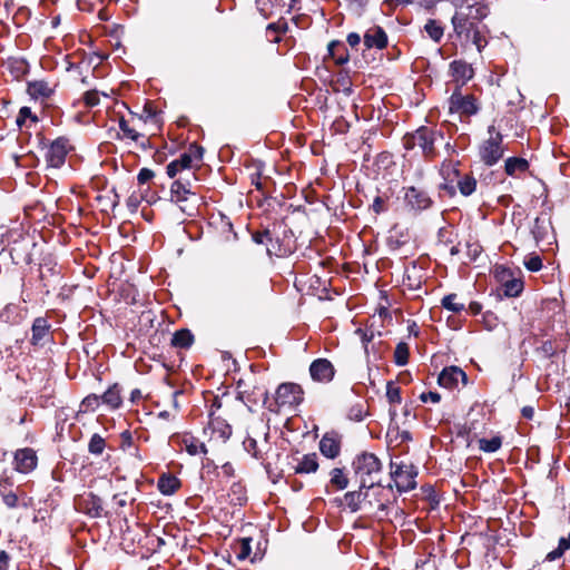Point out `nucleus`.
<instances>
[{
  "instance_id": "33",
  "label": "nucleus",
  "mask_w": 570,
  "mask_h": 570,
  "mask_svg": "<svg viewBox=\"0 0 570 570\" xmlns=\"http://www.w3.org/2000/svg\"><path fill=\"white\" fill-rule=\"evenodd\" d=\"M529 167V164L523 158L511 157L505 160V173L509 176H514L518 171H525Z\"/></svg>"
},
{
  "instance_id": "16",
  "label": "nucleus",
  "mask_w": 570,
  "mask_h": 570,
  "mask_svg": "<svg viewBox=\"0 0 570 570\" xmlns=\"http://www.w3.org/2000/svg\"><path fill=\"white\" fill-rule=\"evenodd\" d=\"M57 85L47 80H32L27 85V92L33 99H48L56 90Z\"/></svg>"
},
{
  "instance_id": "27",
  "label": "nucleus",
  "mask_w": 570,
  "mask_h": 570,
  "mask_svg": "<svg viewBox=\"0 0 570 570\" xmlns=\"http://www.w3.org/2000/svg\"><path fill=\"white\" fill-rule=\"evenodd\" d=\"M456 187L462 196H471L476 189V179L471 175L461 176L455 180Z\"/></svg>"
},
{
  "instance_id": "4",
  "label": "nucleus",
  "mask_w": 570,
  "mask_h": 570,
  "mask_svg": "<svg viewBox=\"0 0 570 570\" xmlns=\"http://www.w3.org/2000/svg\"><path fill=\"white\" fill-rule=\"evenodd\" d=\"M381 462L373 453L364 452L353 461V469L360 478L361 489H371L379 483L375 476L381 472Z\"/></svg>"
},
{
  "instance_id": "40",
  "label": "nucleus",
  "mask_w": 570,
  "mask_h": 570,
  "mask_svg": "<svg viewBox=\"0 0 570 570\" xmlns=\"http://www.w3.org/2000/svg\"><path fill=\"white\" fill-rule=\"evenodd\" d=\"M27 120H30L32 124H37L38 117L35 114H32L29 107H22L19 110L16 122L19 127H22Z\"/></svg>"
},
{
  "instance_id": "24",
  "label": "nucleus",
  "mask_w": 570,
  "mask_h": 570,
  "mask_svg": "<svg viewBox=\"0 0 570 570\" xmlns=\"http://www.w3.org/2000/svg\"><path fill=\"white\" fill-rule=\"evenodd\" d=\"M101 401L110 409H118L121 405L120 387L118 384L110 386L102 395Z\"/></svg>"
},
{
  "instance_id": "44",
  "label": "nucleus",
  "mask_w": 570,
  "mask_h": 570,
  "mask_svg": "<svg viewBox=\"0 0 570 570\" xmlns=\"http://www.w3.org/2000/svg\"><path fill=\"white\" fill-rule=\"evenodd\" d=\"M252 553V538H243L239 541V551L237 552L238 560H246Z\"/></svg>"
},
{
  "instance_id": "32",
  "label": "nucleus",
  "mask_w": 570,
  "mask_h": 570,
  "mask_svg": "<svg viewBox=\"0 0 570 570\" xmlns=\"http://www.w3.org/2000/svg\"><path fill=\"white\" fill-rule=\"evenodd\" d=\"M362 490L363 489L360 488L358 491H350L344 495L345 503L352 512L360 510L361 503L366 497V493H363Z\"/></svg>"
},
{
  "instance_id": "50",
  "label": "nucleus",
  "mask_w": 570,
  "mask_h": 570,
  "mask_svg": "<svg viewBox=\"0 0 570 570\" xmlns=\"http://www.w3.org/2000/svg\"><path fill=\"white\" fill-rule=\"evenodd\" d=\"M83 101L87 107H95L99 104V92L97 90H89L83 95Z\"/></svg>"
},
{
  "instance_id": "39",
  "label": "nucleus",
  "mask_w": 570,
  "mask_h": 570,
  "mask_svg": "<svg viewBox=\"0 0 570 570\" xmlns=\"http://www.w3.org/2000/svg\"><path fill=\"white\" fill-rule=\"evenodd\" d=\"M100 403H102L101 396H98L97 394H89L82 400L79 412H92L100 405Z\"/></svg>"
},
{
  "instance_id": "46",
  "label": "nucleus",
  "mask_w": 570,
  "mask_h": 570,
  "mask_svg": "<svg viewBox=\"0 0 570 570\" xmlns=\"http://www.w3.org/2000/svg\"><path fill=\"white\" fill-rule=\"evenodd\" d=\"M189 158L194 161H200L204 155V148L196 142H193L188 146L187 151L185 153Z\"/></svg>"
},
{
  "instance_id": "34",
  "label": "nucleus",
  "mask_w": 570,
  "mask_h": 570,
  "mask_svg": "<svg viewBox=\"0 0 570 570\" xmlns=\"http://www.w3.org/2000/svg\"><path fill=\"white\" fill-rule=\"evenodd\" d=\"M105 448V439L98 433L92 434L88 443V452L92 455H100L102 454Z\"/></svg>"
},
{
  "instance_id": "45",
  "label": "nucleus",
  "mask_w": 570,
  "mask_h": 570,
  "mask_svg": "<svg viewBox=\"0 0 570 570\" xmlns=\"http://www.w3.org/2000/svg\"><path fill=\"white\" fill-rule=\"evenodd\" d=\"M119 128L121 130V132L124 134L125 137L134 140V141H138V139L140 137H142L141 134H139L138 131H136L135 129L130 128L128 122L121 118L120 121H119Z\"/></svg>"
},
{
  "instance_id": "60",
  "label": "nucleus",
  "mask_w": 570,
  "mask_h": 570,
  "mask_svg": "<svg viewBox=\"0 0 570 570\" xmlns=\"http://www.w3.org/2000/svg\"><path fill=\"white\" fill-rule=\"evenodd\" d=\"M442 189H444L450 196H454L456 193V185L454 183L445 181L442 186Z\"/></svg>"
},
{
  "instance_id": "58",
  "label": "nucleus",
  "mask_w": 570,
  "mask_h": 570,
  "mask_svg": "<svg viewBox=\"0 0 570 570\" xmlns=\"http://www.w3.org/2000/svg\"><path fill=\"white\" fill-rule=\"evenodd\" d=\"M439 0H414V3L419 4L424 9H432L435 7Z\"/></svg>"
},
{
  "instance_id": "31",
  "label": "nucleus",
  "mask_w": 570,
  "mask_h": 570,
  "mask_svg": "<svg viewBox=\"0 0 570 570\" xmlns=\"http://www.w3.org/2000/svg\"><path fill=\"white\" fill-rule=\"evenodd\" d=\"M568 550H570V532L559 539L558 547L546 556V561L552 562L560 559Z\"/></svg>"
},
{
  "instance_id": "7",
  "label": "nucleus",
  "mask_w": 570,
  "mask_h": 570,
  "mask_svg": "<svg viewBox=\"0 0 570 570\" xmlns=\"http://www.w3.org/2000/svg\"><path fill=\"white\" fill-rule=\"evenodd\" d=\"M303 401V391L295 383L281 384L275 393V402L278 407L295 406Z\"/></svg>"
},
{
  "instance_id": "35",
  "label": "nucleus",
  "mask_w": 570,
  "mask_h": 570,
  "mask_svg": "<svg viewBox=\"0 0 570 570\" xmlns=\"http://www.w3.org/2000/svg\"><path fill=\"white\" fill-rule=\"evenodd\" d=\"M456 294H449L442 298L441 306L453 313H460L465 308V305L463 303L456 302Z\"/></svg>"
},
{
  "instance_id": "62",
  "label": "nucleus",
  "mask_w": 570,
  "mask_h": 570,
  "mask_svg": "<svg viewBox=\"0 0 570 570\" xmlns=\"http://www.w3.org/2000/svg\"><path fill=\"white\" fill-rule=\"evenodd\" d=\"M144 115L146 116V119H153L156 117V111L150 104L145 105Z\"/></svg>"
},
{
  "instance_id": "29",
  "label": "nucleus",
  "mask_w": 570,
  "mask_h": 570,
  "mask_svg": "<svg viewBox=\"0 0 570 570\" xmlns=\"http://www.w3.org/2000/svg\"><path fill=\"white\" fill-rule=\"evenodd\" d=\"M10 482L8 479L0 480V492L2 495L3 503L10 508L13 509L18 507L19 499L17 493L12 492L11 490H8V487H10Z\"/></svg>"
},
{
  "instance_id": "22",
  "label": "nucleus",
  "mask_w": 570,
  "mask_h": 570,
  "mask_svg": "<svg viewBox=\"0 0 570 570\" xmlns=\"http://www.w3.org/2000/svg\"><path fill=\"white\" fill-rule=\"evenodd\" d=\"M423 30L435 43H439L444 36V27L442 22L436 19H428L423 26Z\"/></svg>"
},
{
  "instance_id": "59",
  "label": "nucleus",
  "mask_w": 570,
  "mask_h": 570,
  "mask_svg": "<svg viewBox=\"0 0 570 570\" xmlns=\"http://www.w3.org/2000/svg\"><path fill=\"white\" fill-rule=\"evenodd\" d=\"M541 348L547 356H552L556 353L552 342L550 341L544 342Z\"/></svg>"
},
{
  "instance_id": "6",
  "label": "nucleus",
  "mask_w": 570,
  "mask_h": 570,
  "mask_svg": "<svg viewBox=\"0 0 570 570\" xmlns=\"http://www.w3.org/2000/svg\"><path fill=\"white\" fill-rule=\"evenodd\" d=\"M391 476L395 482V487L399 492H409L416 487L415 478L417 470L413 464L403 463L400 464L392 462Z\"/></svg>"
},
{
  "instance_id": "8",
  "label": "nucleus",
  "mask_w": 570,
  "mask_h": 570,
  "mask_svg": "<svg viewBox=\"0 0 570 570\" xmlns=\"http://www.w3.org/2000/svg\"><path fill=\"white\" fill-rule=\"evenodd\" d=\"M449 109L451 112L472 116L479 111V106L472 95L463 96L460 90H455L449 99Z\"/></svg>"
},
{
  "instance_id": "11",
  "label": "nucleus",
  "mask_w": 570,
  "mask_h": 570,
  "mask_svg": "<svg viewBox=\"0 0 570 570\" xmlns=\"http://www.w3.org/2000/svg\"><path fill=\"white\" fill-rule=\"evenodd\" d=\"M466 383V374L458 366H449L443 368L438 377V383L445 389L458 387L459 383Z\"/></svg>"
},
{
  "instance_id": "14",
  "label": "nucleus",
  "mask_w": 570,
  "mask_h": 570,
  "mask_svg": "<svg viewBox=\"0 0 570 570\" xmlns=\"http://www.w3.org/2000/svg\"><path fill=\"white\" fill-rule=\"evenodd\" d=\"M50 324L45 317H37L31 326L30 343L33 346L42 347L50 340Z\"/></svg>"
},
{
  "instance_id": "10",
  "label": "nucleus",
  "mask_w": 570,
  "mask_h": 570,
  "mask_svg": "<svg viewBox=\"0 0 570 570\" xmlns=\"http://www.w3.org/2000/svg\"><path fill=\"white\" fill-rule=\"evenodd\" d=\"M69 150V141L67 138H57L48 148L46 154L47 164L50 167L59 168L65 164L66 156Z\"/></svg>"
},
{
  "instance_id": "2",
  "label": "nucleus",
  "mask_w": 570,
  "mask_h": 570,
  "mask_svg": "<svg viewBox=\"0 0 570 570\" xmlns=\"http://www.w3.org/2000/svg\"><path fill=\"white\" fill-rule=\"evenodd\" d=\"M170 186V202L178 205L188 216H194L199 202L198 178L194 171H185L176 176Z\"/></svg>"
},
{
  "instance_id": "43",
  "label": "nucleus",
  "mask_w": 570,
  "mask_h": 570,
  "mask_svg": "<svg viewBox=\"0 0 570 570\" xmlns=\"http://www.w3.org/2000/svg\"><path fill=\"white\" fill-rule=\"evenodd\" d=\"M548 225L546 220L537 217L532 227V234L537 240L543 239L547 234Z\"/></svg>"
},
{
  "instance_id": "20",
  "label": "nucleus",
  "mask_w": 570,
  "mask_h": 570,
  "mask_svg": "<svg viewBox=\"0 0 570 570\" xmlns=\"http://www.w3.org/2000/svg\"><path fill=\"white\" fill-rule=\"evenodd\" d=\"M179 479L171 474H163L157 483L159 492L164 495L174 494L179 489Z\"/></svg>"
},
{
  "instance_id": "55",
  "label": "nucleus",
  "mask_w": 570,
  "mask_h": 570,
  "mask_svg": "<svg viewBox=\"0 0 570 570\" xmlns=\"http://www.w3.org/2000/svg\"><path fill=\"white\" fill-rule=\"evenodd\" d=\"M372 209L375 214H381L386 210L385 200L381 196H376L372 204Z\"/></svg>"
},
{
  "instance_id": "23",
  "label": "nucleus",
  "mask_w": 570,
  "mask_h": 570,
  "mask_svg": "<svg viewBox=\"0 0 570 570\" xmlns=\"http://www.w3.org/2000/svg\"><path fill=\"white\" fill-rule=\"evenodd\" d=\"M252 238L256 244L264 245L266 247V253L268 256L275 254L277 242H274L268 229L253 233Z\"/></svg>"
},
{
  "instance_id": "30",
  "label": "nucleus",
  "mask_w": 570,
  "mask_h": 570,
  "mask_svg": "<svg viewBox=\"0 0 570 570\" xmlns=\"http://www.w3.org/2000/svg\"><path fill=\"white\" fill-rule=\"evenodd\" d=\"M210 428L213 430V434L217 435V438L224 442L227 441L232 435V426L224 420L213 419L210 421Z\"/></svg>"
},
{
  "instance_id": "53",
  "label": "nucleus",
  "mask_w": 570,
  "mask_h": 570,
  "mask_svg": "<svg viewBox=\"0 0 570 570\" xmlns=\"http://www.w3.org/2000/svg\"><path fill=\"white\" fill-rule=\"evenodd\" d=\"M155 176L154 171L148 168H141L138 173L137 180L139 184L148 183Z\"/></svg>"
},
{
  "instance_id": "36",
  "label": "nucleus",
  "mask_w": 570,
  "mask_h": 570,
  "mask_svg": "<svg viewBox=\"0 0 570 570\" xmlns=\"http://www.w3.org/2000/svg\"><path fill=\"white\" fill-rule=\"evenodd\" d=\"M502 445V440L500 436H493L491 439H480L479 440V449L487 453L497 452Z\"/></svg>"
},
{
  "instance_id": "48",
  "label": "nucleus",
  "mask_w": 570,
  "mask_h": 570,
  "mask_svg": "<svg viewBox=\"0 0 570 570\" xmlns=\"http://www.w3.org/2000/svg\"><path fill=\"white\" fill-rule=\"evenodd\" d=\"M347 416L352 421H356V422L362 421L364 419V416H365V411L363 409V405L362 404H356V405L352 406L348 410Z\"/></svg>"
},
{
  "instance_id": "64",
  "label": "nucleus",
  "mask_w": 570,
  "mask_h": 570,
  "mask_svg": "<svg viewBox=\"0 0 570 570\" xmlns=\"http://www.w3.org/2000/svg\"><path fill=\"white\" fill-rule=\"evenodd\" d=\"M121 440H122V445H128L130 446L131 443H132V438H131V434L129 431H125L121 433Z\"/></svg>"
},
{
  "instance_id": "12",
  "label": "nucleus",
  "mask_w": 570,
  "mask_h": 570,
  "mask_svg": "<svg viewBox=\"0 0 570 570\" xmlns=\"http://www.w3.org/2000/svg\"><path fill=\"white\" fill-rule=\"evenodd\" d=\"M405 203L413 210H424L432 205V199L426 191L416 187H409L404 196Z\"/></svg>"
},
{
  "instance_id": "37",
  "label": "nucleus",
  "mask_w": 570,
  "mask_h": 570,
  "mask_svg": "<svg viewBox=\"0 0 570 570\" xmlns=\"http://www.w3.org/2000/svg\"><path fill=\"white\" fill-rule=\"evenodd\" d=\"M409 345L405 342H400L394 351V362L399 366H404L409 362Z\"/></svg>"
},
{
  "instance_id": "56",
  "label": "nucleus",
  "mask_w": 570,
  "mask_h": 570,
  "mask_svg": "<svg viewBox=\"0 0 570 570\" xmlns=\"http://www.w3.org/2000/svg\"><path fill=\"white\" fill-rule=\"evenodd\" d=\"M9 561H10L9 554L4 550H1L0 551V570H8Z\"/></svg>"
},
{
  "instance_id": "28",
  "label": "nucleus",
  "mask_w": 570,
  "mask_h": 570,
  "mask_svg": "<svg viewBox=\"0 0 570 570\" xmlns=\"http://www.w3.org/2000/svg\"><path fill=\"white\" fill-rule=\"evenodd\" d=\"M193 343H194V335L187 328H183V330L175 332V334L173 335V338H171V344L175 347H179V348H188L193 345Z\"/></svg>"
},
{
  "instance_id": "63",
  "label": "nucleus",
  "mask_w": 570,
  "mask_h": 570,
  "mask_svg": "<svg viewBox=\"0 0 570 570\" xmlns=\"http://www.w3.org/2000/svg\"><path fill=\"white\" fill-rule=\"evenodd\" d=\"M469 312L472 314V315H478L481 309H482V305L478 302H471L469 304Z\"/></svg>"
},
{
  "instance_id": "26",
  "label": "nucleus",
  "mask_w": 570,
  "mask_h": 570,
  "mask_svg": "<svg viewBox=\"0 0 570 570\" xmlns=\"http://www.w3.org/2000/svg\"><path fill=\"white\" fill-rule=\"evenodd\" d=\"M458 165L459 163H455L452 159H445L441 164L440 174L444 181L455 183V180L460 177Z\"/></svg>"
},
{
  "instance_id": "54",
  "label": "nucleus",
  "mask_w": 570,
  "mask_h": 570,
  "mask_svg": "<svg viewBox=\"0 0 570 570\" xmlns=\"http://www.w3.org/2000/svg\"><path fill=\"white\" fill-rule=\"evenodd\" d=\"M420 400L424 403H426V402L439 403L441 400V395L438 392L430 391L426 393H422L420 395Z\"/></svg>"
},
{
  "instance_id": "17",
  "label": "nucleus",
  "mask_w": 570,
  "mask_h": 570,
  "mask_svg": "<svg viewBox=\"0 0 570 570\" xmlns=\"http://www.w3.org/2000/svg\"><path fill=\"white\" fill-rule=\"evenodd\" d=\"M364 45L368 49H384L387 46L386 32L379 26L370 28L364 35Z\"/></svg>"
},
{
  "instance_id": "52",
  "label": "nucleus",
  "mask_w": 570,
  "mask_h": 570,
  "mask_svg": "<svg viewBox=\"0 0 570 570\" xmlns=\"http://www.w3.org/2000/svg\"><path fill=\"white\" fill-rule=\"evenodd\" d=\"M243 445H244V449L246 450V452H248L249 454H252L255 458L258 456L257 442L255 439H253L250 436L246 438L243 442Z\"/></svg>"
},
{
  "instance_id": "41",
  "label": "nucleus",
  "mask_w": 570,
  "mask_h": 570,
  "mask_svg": "<svg viewBox=\"0 0 570 570\" xmlns=\"http://www.w3.org/2000/svg\"><path fill=\"white\" fill-rule=\"evenodd\" d=\"M523 289V284L519 279H512L504 284V294L509 297H517Z\"/></svg>"
},
{
  "instance_id": "61",
  "label": "nucleus",
  "mask_w": 570,
  "mask_h": 570,
  "mask_svg": "<svg viewBox=\"0 0 570 570\" xmlns=\"http://www.w3.org/2000/svg\"><path fill=\"white\" fill-rule=\"evenodd\" d=\"M521 414L524 419L531 420L534 415V409L532 406H523L521 410Z\"/></svg>"
},
{
  "instance_id": "21",
  "label": "nucleus",
  "mask_w": 570,
  "mask_h": 570,
  "mask_svg": "<svg viewBox=\"0 0 570 570\" xmlns=\"http://www.w3.org/2000/svg\"><path fill=\"white\" fill-rule=\"evenodd\" d=\"M340 442L328 434H325L320 442V451L326 458H336L340 454Z\"/></svg>"
},
{
  "instance_id": "19",
  "label": "nucleus",
  "mask_w": 570,
  "mask_h": 570,
  "mask_svg": "<svg viewBox=\"0 0 570 570\" xmlns=\"http://www.w3.org/2000/svg\"><path fill=\"white\" fill-rule=\"evenodd\" d=\"M193 160L185 153L178 159L170 161L166 167V173L170 178H175L185 171H193Z\"/></svg>"
},
{
  "instance_id": "38",
  "label": "nucleus",
  "mask_w": 570,
  "mask_h": 570,
  "mask_svg": "<svg viewBox=\"0 0 570 570\" xmlns=\"http://www.w3.org/2000/svg\"><path fill=\"white\" fill-rule=\"evenodd\" d=\"M331 484L337 488L338 490H344L348 485V479L345 476L344 472L340 468H334L331 471Z\"/></svg>"
},
{
  "instance_id": "3",
  "label": "nucleus",
  "mask_w": 570,
  "mask_h": 570,
  "mask_svg": "<svg viewBox=\"0 0 570 570\" xmlns=\"http://www.w3.org/2000/svg\"><path fill=\"white\" fill-rule=\"evenodd\" d=\"M443 132L439 129L422 126L413 134L405 136V148L419 147L426 159H434L438 156L435 144L443 140Z\"/></svg>"
},
{
  "instance_id": "18",
  "label": "nucleus",
  "mask_w": 570,
  "mask_h": 570,
  "mask_svg": "<svg viewBox=\"0 0 570 570\" xmlns=\"http://www.w3.org/2000/svg\"><path fill=\"white\" fill-rule=\"evenodd\" d=\"M450 72L456 82L461 86L473 78L474 70L471 65L463 60H454L450 63Z\"/></svg>"
},
{
  "instance_id": "13",
  "label": "nucleus",
  "mask_w": 570,
  "mask_h": 570,
  "mask_svg": "<svg viewBox=\"0 0 570 570\" xmlns=\"http://www.w3.org/2000/svg\"><path fill=\"white\" fill-rule=\"evenodd\" d=\"M38 458L30 448L20 449L14 453V469L20 473H29L37 466Z\"/></svg>"
},
{
  "instance_id": "47",
  "label": "nucleus",
  "mask_w": 570,
  "mask_h": 570,
  "mask_svg": "<svg viewBox=\"0 0 570 570\" xmlns=\"http://www.w3.org/2000/svg\"><path fill=\"white\" fill-rule=\"evenodd\" d=\"M525 267L531 272H538L542 268V259L539 255H532L524 262Z\"/></svg>"
},
{
  "instance_id": "25",
  "label": "nucleus",
  "mask_w": 570,
  "mask_h": 570,
  "mask_svg": "<svg viewBox=\"0 0 570 570\" xmlns=\"http://www.w3.org/2000/svg\"><path fill=\"white\" fill-rule=\"evenodd\" d=\"M318 469L317 456L315 453L304 455L294 468L295 473H314Z\"/></svg>"
},
{
  "instance_id": "51",
  "label": "nucleus",
  "mask_w": 570,
  "mask_h": 570,
  "mask_svg": "<svg viewBox=\"0 0 570 570\" xmlns=\"http://www.w3.org/2000/svg\"><path fill=\"white\" fill-rule=\"evenodd\" d=\"M186 451L190 455H196L199 453H207V449L204 443L190 442L186 444Z\"/></svg>"
},
{
  "instance_id": "42",
  "label": "nucleus",
  "mask_w": 570,
  "mask_h": 570,
  "mask_svg": "<svg viewBox=\"0 0 570 570\" xmlns=\"http://www.w3.org/2000/svg\"><path fill=\"white\" fill-rule=\"evenodd\" d=\"M386 397L390 403H401V389L392 381L386 384Z\"/></svg>"
},
{
  "instance_id": "57",
  "label": "nucleus",
  "mask_w": 570,
  "mask_h": 570,
  "mask_svg": "<svg viewBox=\"0 0 570 570\" xmlns=\"http://www.w3.org/2000/svg\"><path fill=\"white\" fill-rule=\"evenodd\" d=\"M346 40L351 47H356L361 42V37L356 32H351L347 35Z\"/></svg>"
},
{
  "instance_id": "49",
  "label": "nucleus",
  "mask_w": 570,
  "mask_h": 570,
  "mask_svg": "<svg viewBox=\"0 0 570 570\" xmlns=\"http://www.w3.org/2000/svg\"><path fill=\"white\" fill-rule=\"evenodd\" d=\"M27 63L23 60H13L10 62L11 71L17 76L20 77L27 72Z\"/></svg>"
},
{
  "instance_id": "9",
  "label": "nucleus",
  "mask_w": 570,
  "mask_h": 570,
  "mask_svg": "<svg viewBox=\"0 0 570 570\" xmlns=\"http://www.w3.org/2000/svg\"><path fill=\"white\" fill-rule=\"evenodd\" d=\"M75 507L79 512H82L90 518L102 517L104 509L101 499L91 492L78 495L75 499Z\"/></svg>"
},
{
  "instance_id": "15",
  "label": "nucleus",
  "mask_w": 570,
  "mask_h": 570,
  "mask_svg": "<svg viewBox=\"0 0 570 570\" xmlns=\"http://www.w3.org/2000/svg\"><path fill=\"white\" fill-rule=\"evenodd\" d=\"M309 373L314 381L330 382L334 376V367L326 358H317L312 362Z\"/></svg>"
},
{
  "instance_id": "5",
  "label": "nucleus",
  "mask_w": 570,
  "mask_h": 570,
  "mask_svg": "<svg viewBox=\"0 0 570 570\" xmlns=\"http://www.w3.org/2000/svg\"><path fill=\"white\" fill-rule=\"evenodd\" d=\"M488 131L489 138L480 147V157L485 165L493 166L503 156L502 135L494 126H490Z\"/></svg>"
},
{
  "instance_id": "1",
  "label": "nucleus",
  "mask_w": 570,
  "mask_h": 570,
  "mask_svg": "<svg viewBox=\"0 0 570 570\" xmlns=\"http://www.w3.org/2000/svg\"><path fill=\"white\" fill-rule=\"evenodd\" d=\"M488 13L487 6L475 2L473 4L460 6L451 19L456 38L465 45H474L478 52H481L488 45L485 38L487 27L482 24V20Z\"/></svg>"
}]
</instances>
